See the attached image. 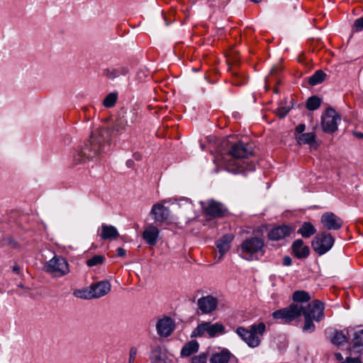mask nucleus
Segmentation results:
<instances>
[{"mask_svg":"<svg viewBox=\"0 0 363 363\" xmlns=\"http://www.w3.org/2000/svg\"><path fill=\"white\" fill-rule=\"evenodd\" d=\"M301 315L320 322L323 319L324 304L315 300L306 306L289 305L288 307L277 310L272 313L274 319L281 320L282 323H289Z\"/></svg>","mask_w":363,"mask_h":363,"instance_id":"f257e3e1","label":"nucleus"},{"mask_svg":"<svg viewBox=\"0 0 363 363\" xmlns=\"http://www.w3.org/2000/svg\"><path fill=\"white\" fill-rule=\"evenodd\" d=\"M107 129L94 130L88 143L73 155V165L83 164L88 160L97 158L104 151V143L110 140Z\"/></svg>","mask_w":363,"mask_h":363,"instance_id":"f03ea898","label":"nucleus"},{"mask_svg":"<svg viewBox=\"0 0 363 363\" xmlns=\"http://www.w3.org/2000/svg\"><path fill=\"white\" fill-rule=\"evenodd\" d=\"M264 240L259 236H250L240 243L238 252L247 261L257 260L265 254Z\"/></svg>","mask_w":363,"mask_h":363,"instance_id":"7ed1b4c3","label":"nucleus"},{"mask_svg":"<svg viewBox=\"0 0 363 363\" xmlns=\"http://www.w3.org/2000/svg\"><path fill=\"white\" fill-rule=\"evenodd\" d=\"M252 155V150L251 147L247 144L239 142L231 146L226 155L222 158L223 163L226 165L229 170H234L233 168L231 169L232 166L240 165L239 163L236 162V160L247 158ZM238 171L242 172L245 171V169H243L241 167H238Z\"/></svg>","mask_w":363,"mask_h":363,"instance_id":"20e7f679","label":"nucleus"},{"mask_svg":"<svg viewBox=\"0 0 363 363\" xmlns=\"http://www.w3.org/2000/svg\"><path fill=\"white\" fill-rule=\"evenodd\" d=\"M266 330V325L263 322L252 324L250 328L238 327L235 332L237 335L250 347H257L261 342V337Z\"/></svg>","mask_w":363,"mask_h":363,"instance_id":"39448f33","label":"nucleus"},{"mask_svg":"<svg viewBox=\"0 0 363 363\" xmlns=\"http://www.w3.org/2000/svg\"><path fill=\"white\" fill-rule=\"evenodd\" d=\"M44 271L53 277H62L69 272V264L64 257L55 256L45 263Z\"/></svg>","mask_w":363,"mask_h":363,"instance_id":"423d86ee","label":"nucleus"},{"mask_svg":"<svg viewBox=\"0 0 363 363\" xmlns=\"http://www.w3.org/2000/svg\"><path fill=\"white\" fill-rule=\"evenodd\" d=\"M204 215L210 218H220L228 214L227 208L220 202L211 199L201 201Z\"/></svg>","mask_w":363,"mask_h":363,"instance_id":"0eeeda50","label":"nucleus"},{"mask_svg":"<svg viewBox=\"0 0 363 363\" xmlns=\"http://www.w3.org/2000/svg\"><path fill=\"white\" fill-rule=\"evenodd\" d=\"M335 239L330 233L323 232L315 235L311 245L318 255H323L332 248Z\"/></svg>","mask_w":363,"mask_h":363,"instance_id":"6e6552de","label":"nucleus"},{"mask_svg":"<svg viewBox=\"0 0 363 363\" xmlns=\"http://www.w3.org/2000/svg\"><path fill=\"white\" fill-rule=\"evenodd\" d=\"M225 327L223 325L216 323L211 324L209 322H203L199 324L192 331L191 337H202L207 333L210 337H214L218 333H224Z\"/></svg>","mask_w":363,"mask_h":363,"instance_id":"1a4fd4ad","label":"nucleus"},{"mask_svg":"<svg viewBox=\"0 0 363 363\" xmlns=\"http://www.w3.org/2000/svg\"><path fill=\"white\" fill-rule=\"evenodd\" d=\"M340 116L332 108H328L321 117V126L325 133H333L337 130Z\"/></svg>","mask_w":363,"mask_h":363,"instance_id":"9d476101","label":"nucleus"},{"mask_svg":"<svg viewBox=\"0 0 363 363\" xmlns=\"http://www.w3.org/2000/svg\"><path fill=\"white\" fill-rule=\"evenodd\" d=\"M150 215L157 225H162L169 219V209L161 203H156L152 206Z\"/></svg>","mask_w":363,"mask_h":363,"instance_id":"9b49d317","label":"nucleus"},{"mask_svg":"<svg viewBox=\"0 0 363 363\" xmlns=\"http://www.w3.org/2000/svg\"><path fill=\"white\" fill-rule=\"evenodd\" d=\"M218 303V299L211 295L203 296L197 301L198 308L203 314H210L215 311Z\"/></svg>","mask_w":363,"mask_h":363,"instance_id":"f8f14e48","label":"nucleus"},{"mask_svg":"<svg viewBox=\"0 0 363 363\" xmlns=\"http://www.w3.org/2000/svg\"><path fill=\"white\" fill-rule=\"evenodd\" d=\"M320 222L323 227L328 230H337L343 224L342 220L332 212L323 213L321 216Z\"/></svg>","mask_w":363,"mask_h":363,"instance_id":"ddd939ff","label":"nucleus"},{"mask_svg":"<svg viewBox=\"0 0 363 363\" xmlns=\"http://www.w3.org/2000/svg\"><path fill=\"white\" fill-rule=\"evenodd\" d=\"M143 238L147 244L155 246L160 238V230L158 227L153 223H147L144 227Z\"/></svg>","mask_w":363,"mask_h":363,"instance_id":"4468645a","label":"nucleus"},{"mask_svg":"<svg viewBox=\"0 0 363 363\" xmlns=\"http://www.w3.org/2000/svg\"><path fill=\"white\" fill-rule=\"evenodd\" d=\"M174 328L173 320L167 316L158 320L156 324L157 334L164 337H169L173 333Z\"/></svg>","mask_w":363,"mask_h":363,"instance_id":"2eb2a0df","label":"nucleus"},{"mask_svg":"<svg viewBox=\"0 0 363 363\" xmlns=\"http://www.w3.org/2000/svg\"><path fill=\"white\" fill-rule=\"evenodd\" d=\"M129 114L130 113H125V115L119 116L115 121L111 130L108 128H102V129L108 130L111 135L110 139H111L113 135L121 134L126 129V127L128 125L127 118ZM101 130V128L96 129V130ZM110 141L111 140H109L108 143H105L104 145L109 143Z\"/></svg>","mask_w":363,"mask_h":363,"instance_id":"dca6fc26","label":"nucleus"},{"mask_svg":"<svg viewBox=\"0 0 363 363\" xmlns=\"http://www.w3.org/2000/svg\"><path fill=\"white\" fill-rule=\"evenodd\" d=\"M292 229L286 225H279L271 229L267 233V238L270 240L278 241L290 235Z\"/></svg>","mask_w":363,"mask_h":363,"instance_id":"f3484780","label":"nucleus"},{"mask_svg":"<svg viewBox=\"0 0 363 363\" xmlns=\"http://www.w3.org/2000/svg\"><path fill=\"white\" fill-rule=\"evenodd\" d=\"M94 298H99L108 294L111 289L108 281L104 280L90 285Z\"/></svg>","mask_w":363,"mask_h":363,"instance_id":"a211bd4d","label":"nucleus"},{"mask_svg":"<svg viewBox=\"0 0 363 363\" xmlns=\"http://www.w3.org/2000/svg\"><path fill=\"white\" fill-rule=\"evenodd\" d=\"M99 236L104 240H115L119 237V233L113 225L103 223L100 228Z\"/></svg>","mask_w":363,"mask_h":363,"instance_id":"6ab92c4d","label":"nucleus"},{"mask_svg":"<svg viewBox=\"0 0 363 363\" xmlns=\"http://www.w3.org/2000/svg\"><path fill=\"white\" fill-rule=\"evenodd\" d=\"M234 356L227 350L215 353L210 359V363H235Z\"/></svg>","mask_w":363,"mask_h":363,"instance_id":"aec40b11","label":"nucleus"},{"mask_svg":"<svg viewBox=\"0 0 363 363\" xmlns=\"http://www.w3.org/2000/svg\"><path fill=\"white\" fill-rule=\"evenodd\" d=\"M233 238L234 236L232 234H226L217 240L216 246L220 255L219 259H220L223 255L230 250V243L233 241Z\"/></svg>","mask_w":363,"mask_h":363,"instance_id":"412c9836","label":"nucleus"},{"mask_svg":"<svg viewBox=\"0 0 363 363\" xmlns=\"http://www.w3.org/2000/svg\"><path fill=\"white\" fill-rule=\"evenodd\" d=\"M292 250L295 256L299 259L307 257L310 252L309 247L307 245H304L303 241L301 239L294 242Z\"/></svg>","mask_w":363,"mask_h":363,"instance_id":"4be33fe9","label":"nucleus"},{"mask_svg":"<svg viewBox=\"0 0 363 363\" xmlns=\"http://www.w3.org/2000/svg\"><path fill=\"white\" fill-rule=\"evenodd\" d=\"M129 72L127 67L120 66L118 67L107 68L103 71V74L110 79H114L120 76H125Z\"/></svg>","mask_w":363,"mask_h":363,"instance_id":"5701e85b","label":"nucleus"},{"mask_svg":"<svg viewBox=\"0 0 363 363\" xmlns=\"http://www.w3.org/2000/svg\"><path fill=\"white\" fill-rule=\"evenodd\" d=\"M316 135L315 133H302L298 137L296 138L297 143L299 145H310L311 147L316 149L318 147V144L315 141Z\"/></svg>","mask_w":363,"mask_h":363,"instance_id":"b1692460","label":"nucleus"},{"mask_svg":"<svg viewBox=\"0 0 363 363\" xmlns=\"http://www.w3.org/2000/svg\"><path fill=\"white\" fill-rule=\"evenodd\" d=\"M292 299L294 303L291 305L304 306L311 300V296L305 291H296L293 293Z\"/></svg>","mask_w":363,"mask_h":363,"instance_id":"393cba45","label":"nucleus"},{"mask_svg":"<svg viewBox=\"0 0 363 363\" xmlns=\"http://www.w3.org/2000/svg\"><path fill=\"white\" fill-rule=\"evenodd\" d=\"M199 349V344L196 340H191L186 343L181 350V357H189L197 352Z\"/></svg>","mask_w":363,"mask_h":363,"instance_id":"a878e982","label":"nucleus"},{"mask_svg":"<svg viewBox=\"0 0 363 363\" xmlns=\"http://www.w3.org/2000/svg\"><path fill=\"white\" fill-rule=\"evenodd\" d=\"M297 233L304 238H308L315 234L316 229L310 222H304L298 230Z\"/></svg>","mask_w":363,"mask_h":363,"instance_id":"bb28decb","label":"nucleus"},{"mask_svg":"<svg viewBox=\"0 0 363 363\" xmlns=\"http://www.w3.org/2000/svg\"><path fill=\"white\" fill-rule=\"evenodd\" d=\"M150 359L152 363H166L165 354L162 352L161 347H157L152 350Z\"/></svg>","mask_w":363,"mask_h":363,"instance_id":"cd10ccee","label":"nucleus"},{"mask_svg":"<svg viewBox=\"0 0 363 363\" xmlns=\"http://www.w3.org/2000/svg\"><path fill=\"white\" fill-rule=\"evenodd\" d=\"M347 335H349V330H346V334L343 331H335L331 339L334 345H340L347 342Z\"/></svg>","mask_w":363,"mask_h":363,"instance_id":"c85d7f7f","label":"nucleus"},{"mask_svg":"<svg viewBox=\"0 0 363 363\" xmlns=\"http://www.w3.org/2000/svg\"><path fill=\"white\" fill-rule=\"evenodd\" d=\"M73 295L79 298L82 299H93L94 296L92 294L91 286L86 287L82 289H76L73 292Z\"/></svg>","mask_w":363,"mask_h":363,"instance_id":"c756f323","label":"nucleus"},{"mask_svg":"<svg viewBox=\"0 0 363 363\" xmlns=\"http://www.w3.org/2000/svg\"><path fill=\"white\" fill-rule=\"evenodd\" d=\"M326 77V74L322 70H317L308 79V83L315 86L323 82Z\"/></svg>","mask_w":363,"mask_h":363,"instance_id":"7c9ffc66","label":"nucleus"},{"mask_svg":"<svg viewBox=\"0 0 363 363\" xmlns=\"http://www.w3.org/2000/svg\"><path fill=\"white\" fill-rule=\"evenodd\" d=\"M320 99L316 96H313L307 100L306 108L310 111H314L320 107Z\"/></svg>","mask_w":363,"mask_h":363,"instance_id":"2f4dec72","label":"nucleus"},{"mask_svg":"<svg viewBox=\"0 0 363 363\" xmlns=\"http://www.w3.org/2000/svg\"><path fill=\"white\" fill-rule=\"evenodd\" d=\"M118 99V94L116 92H111L108 94L103 101V105L106 108H111L116 103Z\"/></svg>","mask_w":363,"mask_h":363,"instance_id":"473e14b6","label":"nucleus"},{"mask_svg":"<svg viewBox=\"0 0 363 363\" xmlns=\"http://www.w3.org/2000/svg\"><path fill=\"white\" fill-rule=\"evenodd\" d=\"M105 257L103 255H94L91 258L86 260V263L88 267H92L104 263Z\"/></svg>","mask_w":363,"mask_h":363,"instance_id":"72a5a7b5","label":"nucleus"},{"mask_svg":"<svg viewBox=\"0 0 363 363\" xmlns=\"http://www.w3.org/2000/svg\"><path fill=\"white\" fill-rule=\"evenodd\" d=\"M352 343L354 347L363 346V330L354 332Z\"/></svg>","mask_w":363,"mask_h":363,"instance_id":"f704fd0d","label":"nucleus"},{"mask_svg":"<svg viewBox=\"0 0 363 363\" xmlns=\"http://www.w3.org/2000/svg\"><path fill=\"white\" fill-rule=\"evenodd\" d=\"M312 318L304 317V325L303 327V331L305 333H313L315 330V325L313 323Z\"/></svg>","mask_w":363,"mask_h":363,"instance_id":"c9c22d12","label":"nucleus"},{"mask_svg":"<svg viewBox=\"0 0 363 363\" xmlns=\"http://www.w3.org/2000/svg\"><path fill=\"white\" fill-rule=\"evenodd\" d=\"M208 354L203 352L192 357L191 363H207Z\"/></svg>","mask_w":363,"mask_h":363,"instance_id":"e433bc0d","label":"nucleus"},{"mask_svg":"<svg viewBox=\"0 0 363 363\" xmlns=\"http://www.w3.org/2000/svg\"><path fill=\"white\" fill-rule=\"evenodd\" d=\"M289 108H286V107H280V108H277V114L280 118H284L286 116V114L289 113Z\"/></svg>","mask_w":363,"mask_h":363,"instance_id":"4c0bfd02","label":"nucleus"},{"mask_svg":"<svg viewBox=\"0 0 363 363\" xmlns=\"http://www.w3.org/2000/svg\"><path fill=\"white\" fill-rule=\"evenodd\" d=\"M136 355H137V349L135 347H132L130 350V354H129V363H134Z\"/></svg>","mask_w":363,"mask_h":363,"instance_id":"58836bf2","label":"nucleus"},{"mask_svg":"<svg viewBox=\"0 0 363 363\" xmlns=\"http://www.w3.org/2000/svg\"><path fill=\"white\" fill-rule=\"evenodd\" d=\"M341 363H363L359 359L356 357H347Z\"/></svg>","mask_w":363,"mask_h":363,"instance_id":"ea45409f","label":"nucleus"},{"mask_svg":"<svg viewBox=\"0 0 363 363\" xmlns=\"http://www.w3.org/2000/svg\"><path fill=\"white\" fill-rule=\"evenodd\" d=\"M6 244L9 245V246H11L13 248L16 247L17 245H18L17 242L15 240H13L11 238H10L6 239Z\"/></svg>","mask_w":363,"mask_h":363,"instance_id":"a19ab883","label":"nucleus"},{"mask_svg":"<svg viewBox=\"0 0 363 363\" xmlns=\"http://www.w3.org/2000/svg\"><path fill=\"white\" fill-rule=\"evenodd\" d=\"M292 264V260L291 259L290 257L289 256H285L284 258H283V264L284 266H290Z\"/></svg>","mask_w":363,"mask_h":363,"instance_id":"79ce46f5","label":"nucleus"},{"mask_svg":"<svg viewBox=\"0 0 363 363\" xmlns=\"http://www.w3.org/2000/svg\"><path fill=\"white\" fill-rule=\"evenodd\" d=\"M363 30V24H354L352 31V32H358Z\"/></svg>","mask_w":363,"mask_h":363,"instance_id":"37998d69","label":"nucleus"},{"mask_svg":"<svg viewBox=\"0 0 363 363\" xmlns=\"http://www.w3.org/2000/svg\"><path fill=\"white\" fill-rule=\"evenodd\" d=\"M306 129V125L303 123L299 124L296 126V130L298 133H302Z\"/></svg>","mask_w":363,"mask_h":363,"instance_id":"c03bdc74","label":"nucleus"},{"mask_svg":"<svg viewBox=\"0 0 363 363\" xmlns=\"http://www.w3.org/2000/svg\"><path fill=\"white\" fill-rule=\"evenodd\" d=\"M117 256L118 257H124L126 255V251L122 247H118L117 249Z\"/></svg>","mask_w":363,"mask_h":363,"instance_id":"a18cd8bd","label":"nucleus"},{"mask_svg":"<svg viewBox=\"0 0 363 363\" xmlns=\"http://www.w3.org/2000/svg\"><path fill=\"white\" fill-rule=\"evenodd\" d=\"M12 270L14 273L16 274H19L20 273V267L18 265V264H15L13 267H12Z\"/></svg>","mask_w":363,"mask_h":363,"instance_id":"49530a36","label":"nucleus"},{"mask_svg":"<svg viewBox=\"0 0 363 363\" xmlns=\"http://www.w3.org/2000/svg\"><path fill=\"white\" fill-rule=\"evenodd\" d=\"M247 167H246V169L250 170V171H253L255 167V164L253 163L247 164Z\"/></svg>","mask_w":363,"mask_h":363,"instance_id":"de8ad7c7","label":"nucleus"},{"mask_svg":"<svg viewBox=\"0 0 363 363\" xmlns=\"http://www.w3.org/2000/svg\"><path fill=\"white\" fill-rule=\"evenodd\" d=\"M335 358L339 360V361H342L343 359V357L342 355L341 354V353L340 352H337L335 354Z\"/></svg>","mask_w":363,"mask_h":363,"instance_id":"09e8293b","label":"nucleus"},{"mask_svg":"<svg viewBox=\"0 0 363 363\" xmlns=\"http://www.w3.org/2000/svg\"><path fill=\"white\" fill-rule=\"evenodd\" d=\"M354 135L359 138H363V133L361 132H356Z\"/></svg>","mask_w":363,"mask_h":363,"instance_id":"8fccbe9b","label":"nucleus"},{"mask_svg":"<svg viewBox=\"0 0 363 363\" xmlns=\"http://www.w3.org/2000/svg\"><path fill=\"white\" fill-rule=\"evenodd\" d=\"M182 201H184L185 203L188 204L190 207L192 206L191 202L189 199H182Z\"/></svg>","mask_w":363,"mask_h":363,"instance_id":"3c124183","label":"nucleus"},{"mask_svg":"<svg viewBox=\"0 0 363 363\" xmlns=\"http://www.w3.org/2000/svg\"><path fill=\"white\" fill-rule=\"evenodd\" d=\"M354 23H363V17L356 19Z\"/></svg>","mask_w":363,"mask_h":363,"instance_id":"603ef678","label":"nucleus"},{"mask_svg":"<svg viewBox=\"0 0 363 363\" xmlns=\"http://www.w3.org/2000/svg\"><path fill=\"white\" fill-rule=\"evenodd\" d=\"M134 157L135 159H136L137 160H139L140 159V155L139 154H135L134 155Z\"/></svg>","mask_w":363,"mask_h":363,"instance_id":"864d4df0","label":"nucleus"},{"mask_svg":"<svg viewBox=\"0 0 363 363\" xmlns=\"http://www.w3.org/2000/svg\"><path fill=\"white\" fill-rule=\"evenodd\" d=\"M233 83L235 84V85H237V86H240L242 84L241 82H237V81H233Z\"/></svg>","mask_w":363,"mask_h":363,"instance_id":"5fc2aeb1","label":"nucleus"},{"mask_svg":"<svg viewBox=\"0 0 363 363\" xmlns=\"http://www.w3.org/2000/svg\"><path fill=\"white\" fill-rule=\"evenodd\" d=\"M252 2H254V3H259V0H250Z\"/></svg>","mask_w":363,"mask_h":363,"instance_id":"6e6d98bb","label":"nucleus"},{"mask_svg":"<svg viewBox=\"0 0 363 363\" xmlns=\"http://www.w3.org/2000/svg\"><path fill=\"white\" fill-rule=\"evenodd\" d=\"M194 70L195 72H198V71H199V69H194Z\"/></svg>","mask_w":363,"mask_h":363,"instance_id":"4d7b16f0","label":"nucleus"}]
</instances>
